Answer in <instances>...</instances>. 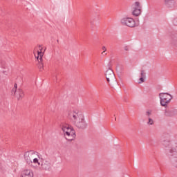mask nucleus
<instances>
[{"label":"nucleus","mask_w":177,"mask_h":177,"mask_svg":"<svg viewBox=\"0 0 177 177\" xmlns=\"http://www.w3.org/2000/svg\"><path fill=\"white\" fill-rule=\"evenodd\" d=\"M33 154H35V153L32 151L26 152L24 154L25 160L28 164V165H32V155Z\"/></svg>","instance_id":"9b49d317"},{"label":"nucleus","mask_w":177,"mask_h":177,"mask_svg":"<svg viewBox=\"0 0 177 177\" xmlns=\"http://www.w3.org/2000/svg\"><path fill=\"white\" fill-rule=\"evenodd\" d=\"M124 50L128 51V50H129V46H125L124 47Z\"/></svg>","instance_id":"b1692460"},{"label":"nucleus","mask_w":177,"mask_h":177,"mask_svg":"<svg viewBox=\"0 0 177 177\" xmlns=\"http://www.w3.org/2000/svg\"><path fill=\"white\" fill-rule=\"evenodd\" d=\"M132 8L133 9L132 12L133 16H140V13H142V6H140V3L139 1H136L134 4L132 5Z\"/></svg>","instance_id":"6e6552de"},{"label":"nucleus","mask_w":177,"mask_h":177,"mask_svg":"<svg viewBox=\"0 0 177 177\" xmlns=\"http://www.w3.org/2000/svg\"><path fill=\"white\" fill-rule=\"evenodd\" d=\"M95 22H94V21H91V22H90V27H91V28L92 30H93V29L95 28Z\"/></svg>","instance_id":"aec40b11"},{"label":"nucleus","mask_w":177,"mask_h":177,"mask_svg":"<svg viewBox=\"0 0 177 177\" xmlns=\"http://www.w3.org/2000/svg\"><path fill=\"white\" fill-rule=\"evenodd\" d=\"M162 145L165 147L166 153L171 157V164L177 168V147H174L169 140H162Z\"/></svg>","instance_id":"f03ea898"},{"label":"nucleus","mask_w":177,"mask_h":177,"mask_svg":"<svg viewBox=\"0 0 177 177\" xmlns=\"http://www.w3.org/2000/svg\"><path fill=\"white\" fill-rule=\"evenodd\" d=\"M164 114L165 117H175L177 115V110L174 107L166 106Z\"/></svg>","instance_id":"9d476101"},{"label":"nucleus","mask_w":177,"mask_h":177,"mask_svg":"<svg viewBox=\"0 0 177 177\" xmlns=\"http://www.w3.org/2000/svg\"><path fill=\"white\" fill-rule=\"evenodd\" d=\"M147 124V125H154V120L152 118H149Z\"/></svg>","instance_id":"a211bd4d"},{"label":"nucleus","mask_w":177,"mask_h":177,"mask_svg":"<svg viewBox=\"0 0 177 177\" xmlns=\"http://www.w3.org/2000/svg\"><path fill=\"white\" fill-rule=\"evenodd\" d=\"M105 77L109 84H110V82H115V75H114V72L113 71V69L109 68L106 71Z\"/></svg>","instance_id":"1a4fd4ad"},{"label":"nucleus","mask_w":177,"mask_h":177,"mask_svg":"<svg viewBox=\"0 0 177 177\" xmlns=\"http://www.w3.org/2000/svg\"><path fill=\"white\" fill-rule=\"evenodd\" d=\"M149 145H150V146H151V140H150L149 142Z\"/></svg>","instance_id":"bb28decb"},{"label":"nucleus","mask_w":177,"mask_h":177,"mask_svg":"<svg viewBox=\"0 0 177 177\" xmlns=\"http://www.w3.org/2000/svg\"><path fill=\"white\" fill-rule=\"evenodd\" d=\"M33 164H37L38 165H41L39 160L37 158L33 159Z\"/></svg>","instance_id":"6ab92c4d"},{"label":"nucleus","mask_w":177,"mask_h":177,"mask_svg":"<svg viewBox=\"0 0 177 177\" xmlns=\"http://www.w3.org/2000/svg\"><path fill=\"white\" fill-rule=\"evenodd\" d=\"M20 177H34V173L31 169H25L22 171Z\"/></svg>","instance_id":"f8f14e48"},{"label":"nucleus","mask_w":177,"mask_h":177,"mask_svg":"<svg viewBox=\"0 0 177 177\" xmlns=\"http://www.w3.org/2000/svg\"><path fill=\"white\" fill-rule=\"evenodd\" d=\"M57 44H59V39L57 40Z\"/></svg>","instance_id":"cd10ccee"},{"label":"nucleus","mask_w":177,"mask_h":177,"mask_svg":"<svg viewBox=\"0 0 177 177\" xmlns=\"http://www.w3.org/2000/svg\"><path fill=\"white\" fill-rule=\"evenodd\" d=\"M103 52L102 53V55H104V53L107 50V48H106V46H103L102 48Z\"/></svg>","instance_id":"4be33fe9"},{"label":"nucleus","mask_w":177,"mask_h":177,"mask_svg":"<svg viewBox=\"0 0 177 177\" xmlns=\"http://www.w3.org/2000/svg\"><path fill=\"white\" fill-rule=\"evenodd\" d=\"M171 44L173 45H177V34H174L171 36Z\"/></svg>","instance_id":"dca6fc26"},{"label":"nucleus","mask_w":177,"mask_h":177,"mask_svg":"<svg viewBox=\"0 0 177 177\" xmlns=\"http://www.w3.org/2000/svg\"><path fill=\"white\" fill-rule=\"evenodd\" d=\"M41 157H42V156L38 155V158L41 160L40 171H50L52 169V163L49 159H44Z\"/></svg>","instance_id":"39448f33"},{"label":"nucleus","mask_w":177,"mask_h":177,"mask_svg":"<svg viewBox=\"0 0 177 177\" xmlns=\"http://www.w3.org/2000/svg\"><path fill=\"white\" fill-rule=\"evenodd\" d=\"M145 117H147V118H150V117L151 116V110H147L145 113Z\"/></svg>","instance_id":"f3484780"},{"label":"nucleus","mask_w":177,"mask_h":177,"mask_svg":"<svg viewBox=\"0 0 177 177\" xmlns=\"http://www.w3.org/2000/svg\"><path fill=\"white\" fill-rule=\"evenodd\" d=\"M120 21L122 26H127V27H130L131 28H133V27H136V26L135 20L131 17L122 18Z\"/></svg>","instance_id":"423d86ee"},{"label":"nucleus","mask_w":177,"mask_h":177,"mask_svg":"<svg viewBox=\"0 0 177 177\" xmlns=\"http://www.w3.org/2000/svg\"><path fill=\"white\" fill-rule=\"evenodd\" d=\"M16 96H17L18 100H21V99L24 97V91H23L22 89L19 88L17 91Z\"/></svg>","instance_id":"ddd939ff"},{"label":"nucleus","mask_w":177,"mask_h":177,"mask_svg":"<svg viewBox=\"0 0 177 177\" xmlns=\"http://www.w3.org/2000/svg\"><path fill=\"white\" fill-rule=\"evenodd\" d=\"M173 24H174V26H177V18H175L173 20Z\"/></svg>","instance_id":"5701e85b"},{"label":"nucleus","mask_w":177,"mask_h":177,"mask_svg":"<svg viewBox=\"0 0 177 177\" xmlns=\"http://www.w3.org/2000/svg\"><path fill=\"white\" fill-rule=\"evenodd\" d=\"M141 77L139 80L138 84H142V82H145V79L146 78V72H145V70H141L140 73Z\"/></svg>","instance_id":"2eb2a0df"},{"label":"nucleus","mask_w":177,"mask_h":177,"mask_svg":"<svg viewBox=\"0 0 177 177\" xmlns=\"http://www.w3.org/2000/svg\"><path fill=\"white\" fill-rule=\"evenodd\" d=\"M17 89H16V88H12V91H11V93H12V95H16V93H17Z\"/></svg>","instance_id":"412c9836"},{"label":"nucleus","mask_w":177,"mask_h":177,"mask_svg":"<svg viewBox=\"0 0 177 177\" xmlns=\"http://www.w3.org/2000/svg\"><path fill=\"white\" fill-rule=\"evenodd\" d=\"M54 78H55V80H57V75H54Z\"/></svg>","instance_id":"a878e982"},{"label":"nucleus","mask_w":177,"mask_h":177,"mask_svg":"<svg viewBox=\"0 0 177 177\" xmlns=\"http://www.w3.org/2000/svg\"><path fill=\"white\" fill-rule=\"evenodd\" d=\"M68 118L79 129H85L88 124L85 122V118L82 114H79L74 111H69L68 112Z\"/></svg>","instance_id":"f257e3e1"},{"label":"nucleus","mask_w":177,"mask_h":177,"mask_svg":"<svg viewBox=\"0 0 177 177\" xmlns=\"http://www.w3.org/2000/svg\"><path fill=\"white\" fill-rule=\"evenodd\" d=\"M14 89H17V84H15L14 85Z\"/></svg>","instance_id":"393cba45"},{"label":"nucleus","mask_w":177,"mask_h":177,"mask_svg":"<svg viewBox=\"0 0 177 177\" xmlns=\"http://www.w3.org/2000/svg\"><path fill=\"white\" fill-rule=\"evenodd\" d=\"M62 129L65 135V138L66 140L71 142V140H74L75 138V130L68 124L63 125Z\"/></svg>","instance_id":"7ed1b4c3"},{"label":"nucleus","mask_w":177,"mask_h":177,"mask_svg":"<svg viewBox=\"0 0 177 177\" xmlns=\"http://www.w3.org/2000/svg\"><path fill=\"white\" fill-rule=\"evenodd\" d=\"M39 49L40 51H37V60L39 62L37 66L39 71H42L44 70V63L42 62V56H44V53H42V47L41 45H39Z\"/></svg>","instance_id":"0eeeda50"},{"label":"nucleus","mask_w":177,"mask_h":177,"mask_svg":"<svg viewBox=\"0 0 177 177\" xmlns=\"http://www.w3.org/2000/svg\"><path fill=\"white\" fill-rule=\"evenodd\" d=\"M160 103L162 107H168V104L171 103V100L174 98L172 95L168 93H159Z\"/></svg>","instance_id":"20e7f679"},{"label":"nucleus","mask_w":177,"mask_h":177,"mask_svg":"<svg viewBox=\"0 0 177 177\" xmlns=\"http://www.w3.org/2000/svg\"><path fill=\"white\" fill-rule=\"evenodd\" d=\"M165 3L167 8H174L175 6V0H165Z\"/></svg>","instance_id":"4468645a"}]
</instances>
